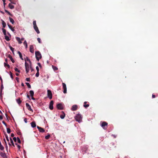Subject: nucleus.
Listing matches in <instances>:
<instances>
[{"mask_svg": "<svg viewBox=\"0 0 158 158\" xmlns=\"http://www.w3.org/2000/svg\"><path fill=\"white\" fill-rule=\"evenodd\" d=\"M30 51L32 53H33L34 52V47L33 45H30Z\"/></svg>", "mask_w": 158, "mask_h": 158, "instance_id": "nucleus-13", "label": "nucleus"}, {"mask_svg": "<svg viewBox=\"0 0 158 158\" xmlns=\"http://www.w3.org/2000/svg\"><path fill=\"white\" fill-rule=\"evenodd\" d=\"M13 139L14 140V141L15 142H16V141H17V139H16V137H14L13 138Z\"/></svg>", "mask_w": 158, "mask_h": 158, "instance_id": "nucleus-50", "label": "nucleus"}, {"mask_svg": "<svg viewBox=\"0 0 158 158\" xmlns=\"http://www.w3.org/2000/svg\"><path fill=\"white\" fill-rule=\"evenodd\" d=\"M14 48L10 46V50L12 51L13 54H14Z\"/></svg>", "mask_w": 158, "mask_h": 158, "instance_id": "nucleus-41", "label": "nucleus"}, {"mask_svg": "<svg viewBox=\"0 0 158 158\" xmlns=\"http://www.w3.org/2000/svg\"><path fill=\"white\" fill-rule=\"evenodd\" d=\"M3 119V117L2 115H0V120H2Z\"/></svg>", "mask_w": 158, "mask_h": 158, "instance_id": "nucleus-55", "label": "nucleus"}, {"mask_svg": "<svg viewBox=\"0 0 158 158\" xmlns=\"http://www.w3.org/2000/svg\"><path fill=\"white\" fill-rule=\"evenodd\" d=\"M33 27L34 29H35L38 28L36 25L33 26Z\"/></svg>", "mask_w": 158, "mask_h": 158, "instance_id": "nucleus-53", "label": "nucleus"}, {"mask_svg": "<svg viewBox=\"0 0 158 158\" xmlns=\"http://www.w3.org/2000/svg\"><path fill=\"white\" fill-rule=\"evenodd\" d=\"M31 98L33 100H35V99L34 98H33V96H32V97H31Z\"/></svg>", "mask_w": 158, "mask_h": 158, "instance_id": "nucleus-63", "label": "nucleus"}, {"mask_svg": "<svg viewBox=\"0 0 158 158\" xmlns=\"http://www.w3.org/2000/svg\"><path fill=\"white\" fill-rule=\"evenodd\" d=\"M11 2L10 1V9H13L14 8V6L12 5H11Z\"/></svg>", "mask_w": 158, "mask_h": 158, "instance_id": "nucleus-34", "label": "nucleus"}, {"mask_svg": "<svg viewBox=\"0 0 158 158\" xmlns=\"http://www.w3.org/2000/svg\"><path fill=\"white\" fill-rule=\"evenodd\" d=\"M26 85L27 86L28 88H31V86L28 83H26Z\"/></svg>", "mask_w": 158, "mask_h": 158, "instance_id": "nucleus-32", "label": "nucleus"}, {"mask_svg": "<svg viewBox=\"0 0 158 158\" xmlns=\"http://www.w3.org/2000/svg\"><path fill=\"white\" fill-rule=\"evenodd\" d=\"M38 64L39 66V67H41V64L40 63H38Z\"/></svg>", "mask_w": 158, "mask_h": 158, "instance_id": "nucleus-56", "label": "nucleus"}, {"mask_svg": "<svg viewBox=\"0 0 158 158\" xmlns=\"http://www.w3.org/2000/svg\"><path fill=\"white\" fill-rule=\"evenodd\" d=\"M62 113H63V114L61 115L60 117L61 119H63L65 117V114L63 111H62Z\"/></svg>", "mask_w": 158, "mask_h": 158, "instance_id": "nucleus-16", "label": "nucleus"}, {"mask_svg": "<svg viewBox=\"0 0 158 158\" xmlns=\"http://www.w3.org/2000/svg\"><path fill=\"white\" fill-rule=\"evenodd\" d=\"M2 123H3V124L6 127H7V125L5 123V122H4V121H2Z\"/></svg>", "mask_w": 158, "mask_h": 158, "instance_id": "nucleus-54", "label": "nucleus"}, {"mask_svg": "<svg viewBox=\"0 0 158 158\" xmlns=\"http://www.w3.org/2000/svg\"><path fill=\"white\" fill-rule=\"evenodd\" d=\"M39 72H37L36 74H35V76L37 77H38L39 76Z\"/></svg>", "mask_w": 158, "mask_h": 158, "instance_id": "nucleus-39", "label": "nucleus"}, {"mask_svg": "<svg viewBox=\"0 0 158 158\" xmlns=\"http://www.w3.org/2000/svg\"><path fill=\"white\" fill-rule=\"evenodd\" d=\"M24 60L25 61V62H26V61H28V62L30 61V60L27 57H26V58H24Z\"/></svg>", "mask_w": 158, "mask_h": 158, "instance_id": "nucleus-24", "label": "nucleus"}, {"mask_svg": "<svg viewBox=\"0 0 158 158\" xmlns=\"http://www.w3.org/2000/svg\"><path fill=\"white\" fill-rule=\"evenodd\" d=\"M15 71H17V72H19H19H20V70H19L17 68H15Z\"/></svg>", "mask_w": 158, "mask_h": 158, "instance_id": "nucleus-45", "label": "nucleus"}, {"mask_svg": "<svg viewBox=\"0 0 158 158\" xmlns=\"http://www.w3.org/2000/svg\"><path fill=\"white\" fill-rule=\"evenodd\" d=\"M19 73H16V75L17 76H18L19 75Z\"/></svg>", "mask_w": 158, "mask_h": 158, "instance_id": "nucleus-64", "label": "nucleus"}, {"mask_svg": "<svg viewBox=\"0 0 158 158\" xmlns=\"http://www.w3.org/2000/svg\"><path fill=\"white\" fill-rule=\"evenodd\" d=\"M87 103V102H84V105H83L84 106L85 108H87L89 106V104H86Z\"/></svg>", "mask_w": 158, "mask_h": 158, "instance_id": "nucleus-17", "label": "nucleus"}, {"mask_svg": "<svg viewBox=\"0 0 158 158\" xmlns=\"http://www.w3.org/2000/svg\"><path fill=\"white\" fill-rule=\"evenodd\" d=\"M50 137V135L49 134H48L47 135H46L45 136V139H49Z\"/></svg>", "mask_w": 158, "mask_h": 158, "instance_id": "nucleus-29", "label": "nucleus"}, {"mask_svg": "<svg viewBox=\"0 0 158 158\" xmlns=\"http://www.w3.org/2000/svg\"><path fill=\"white\" fill-rule=\"evenodd\" d=\"M26 105L27 108L28 109V110H29L30 111H31L32 112H33V110L31 109V106L28 103H27L26 104Z\"/></svg>", "mask_w": 158, "mask_h": 158, "instance_id": "nucleus-10", "label": "nucleus"}, {"mask_svg": "<svg viewBox=\"0 0 158 158\" xmlns=\"http://www.w3.org/2000/svg\"><path fill=\"white\" fill-rule=\"evenodd\" d=\"M37 40H38V42H39V43H41V42L40 39V38H37Z\"/></svg>", "mask_w": 158, "mask_h": 158, "instance_id": "nucleus-46", "label": "nucleus"}, {"mask_svg": "<svg viewBox=\"0 0 158 158\" xmlns=\"http://www.w3.org/2000/svg\"><path fill=\"white\" fill-rule=\"evenodd\" d=\"M30 68L31 69V72L33 71L34 70H33V69L32 68V66H31V68Z\"/></svg>", "mask_w": 158, "mask_h": 158, "instance_id": "nucleus-58", "label": "nucleus"}, {"mask_svg": "<svg viewBox=\"0 0 158 158\" xmlns=\"http://www.w3.org/2000/svg\"><path fill=\"white\" fill-rule=\"evenodd\" d=\"M15 144L16 145H17V147H18V149H19V150L20 149V148H21L20 146L19 145H17V143H16Z\"/></svg>", "mask_w": 158, "mask_h": 158, "instance_id": "nucleus-44", "label": "nucleus"}, {"mask_svg": "<svg viewBox=\"0 0 158 158\" xmlns=\"http://www.w3.org/2000/svg\"><path fill=\"white\" fill-rule=\"evenodd\" d=\"M36 69L37 70V72H39V68L38 66H36Z\"/></svg>", "mask_w": 158, "mask_h": 158, "instance_id": "nucleus-47", "label": "nucleus"}, {"mask_svg": "<svg viewBox=\"0 0 158 158\" xmlns=\"http://www.w3.org/2000/svg\"><path fill=\"white\" fill-rule=\"evenodd\" d=\"M17 141H18V142L19 143H21V141L20 140V139L18 137L17 138Z\"/></svg>", "mask_w": 158, "mask_h": 158, "instance_id": "nucleus-42", "label": "nucleus"}, {"mask_svg": "<svg viewBox=\"0 0 158 158\" xmlns=\"http://www.w3.org/2000/svg\"><path fill=\"white\" fill-rule=\"evenodd\" d=\"M10 22L12 24H14L15 22L14 20L11 18H10Z\"/></svg>", "mask_w": 158, "mask_h": 158, "instance_id": "nucleus-33", "label": "nucleus"}, {"mask_svg": "<svg viewBox=\"0 0 158 158\" xmlns=\"http://www.w3.org/2000/svg\"><path fill=\"white\" fill-rule=\"evenodd\" d=\"M3 148H4L3 147V146L1 144V142H0V149H1V150H3Z\"/></svg>", "mask_w": 158, "mask_h": 158, "instance_id": "nucleus-31", "label": "nucleus"}, {"mask_svg": "<svg viewBox=\"0 0 158 158\" xmlns=\"http://www.w3.org/2000/svg\"><path fill=\"white\" fill-rule=\"evenodd\" d=\"M2 30L4 35H6V30L4 28H2Z\"/></svg>", "mask_w": 158, "mask_h": 158, "instance_id": "nucleus-26", "label": "nucleus"}, {"mask_svg": "<svg viewBox=\"0 0 158 158\" xmlns=\"http://www.w3.org/2000/svg\"><path fill=\"white\" fill-rule=\"evenodd\" d=\"M26 71V73H27L29 71V66L28 63L25 62V63Z\"/></svg>", "mask_w": 158, "mask_h": 158, "instance_id": "nucleus-5", "label": "nucleus"}, {"mask_svg": "<svg viewBox=\"0 0 158 158\" xmlns=\"http://www.w3.org/2000/svg\"><path fill=\"white\" fill-rule=\"evenodd\" d=\"M5 39L7 41H8L10 40L9 37L6 35H5Z\"/></svg>", "mask_w": 158, "mask_h": 158, "instance_id": "nucleus-23", "label": "nucleus"}, {"mask_svg": "<svg viewBox=\"0 0 158 158\" xmlns=\"http://www.w3.org/2000/svg\"><path fill=\"white\" fill-rule=\"evenodd\" d=\"M10 61H11L13 63H14L15 62L14 59H13L12 57L11 56H10Z\"/></svg>", "mask_w": 158, "mask_h": 158, "instance_id": "nucleus-43", "label": "nucleus"}, {"mask_svg": "<svg viewBox=\"0 0 158 158\" xmlns=\"http://www.w3.org/2000/svg\"><path fill=\"white\" fill-rule=\"evenodd\" d=\"M30 95L31 97H32V96H33L34 94V91L33 90H30L29 91Z\"/></svg>", "mask_w": 158, "mask_h": 158, "instance_id": "nucleus-22", "label": "nucleus"}, {"mask_svg": "<svg viewBox=\"0 0 158 158\" xmlns=\"http://www.w3.org/2000/svg\"><path fill=\"white\" fill-rule=\"evenodd\" d=\"M24 121L26 123H27V119L26 118H24Z\"/></svg>", "mask_w": 158, "mask_h": 158, "instance_id": "nucleus-48", "label": "nucleus"}, {"mask_svg": "<svg viewBox=\"0 0 158 158\" xmlns=\"http://www.w3.org/2000/svg\"><path fill=\"white\" fill-rule=\"evenodd\" d=\"M33 27L34 29H35L38 28L36 25L33 26Z\"/></svg>", "mask_w": 158, "mask_h": 158, "instance_id": "nucleus-52", "label": "nucleus"}, {"mask_svg": "<svg viewBox=\"0 0 158 158\" xmlns=\"http://www.w3.org/2000/svg\"><path fill=\"white\" fill-rule=\"evenodd\" d=\"M15 79H16V80L17 81H19V79L18 77H16L15 78Z\"/></svg>", "mask_w": 158, "mask_h": 158, "instance_id": "nucleus-60", "label": "nucleus"}, {"mask_svg": "<svg viewBox=\"0 0 158 158\" xmlns=\"http://www.w3.org/2000/svg\"><path fill=\"white\" fill-rule=\"evenodd\" d=\"M10 30H11L12 31H13V32H15V30L14 29V28H13L12 26H10Z\"/></svg>", "mask_w": 158, "mask_h": 158, "instance_id": "nucleus-37", "label": "nucleus"}, {"mask_svg": "<svg viewBox=\"0 0 158 158\" xmlns=\"http://www.w3.org/2000/svg\"><path fill=\"white\" fill-rule=\"evenodd\" d=\"M0 155L3 158H6V156L5 154L4 153H0Z\"/></svg>", "mask_w": 158, "mask_h": 158, "instance_id": "nucleus-21", "label": "nucleus"}, {"mask_svg": "<svg viewBox=\"0 0 158 158\" xmlns=\"http://www.w3.org/2000/svg\"><path fill=\"white\" fill-rule=\"evenodd\" d=\"M63 87L64 89L63 92L66 93L67 92V88L66 84L64 83H62Z\"/></svg>", "mask_w": 158, "mask_h": 158, "instance_id": "nucleus-8", "label": "nucleus"}, {"mask_svg": "<svg viewBox=\"0 0 158 158\" xmlns=\"http://www.w3.org/2000/svg\"><path fill=\"white\" fill-rule=\"evenodd\" d=\"M23 44L25 46L26 48H27V42L26 40H25L23 42Z\"/></svg>", "mask_w": 158, "mask_h": 158, "instance_id": "nucleus-27", "label": "nucleus"}, {"mask_svg": "<svg viewBox=\"0 0 158 158\" xmlns=\"http://www.w3.org/2000/svg\"><path fill=\"white\" fill-rule=\"evenodd\" d=\"M33 26L36 25V21L35 20L34 21H33Z\"/></svg>", "mask_w": 158, "mask_h": 158, "instance_id": "nucleus-40", "label": "nucleus"}, {"mask_svg": "<svg viewBox=\"0 0 158 158\" xmlns=\"http://www.w3.org/2000/svg\"><path fill=\"white\" fill-rule=\"evenodd\" d=\"M30 78H27L26 80L27 81H30Z\"/></svg>", "mask_w": 158, "mask_h": 158, "instance_id": "nucleus-49", "label": "nucleus"}, {"mask_svg": "<svg viewBox=\"0 0 158 158\" xmlns=\"http://www.w3.org/2000/svg\"><path fill=\"white\" fill-rule=\"evenodd\" d=\"M16 101L17 103L19 105H20L21 103L22 102V101L20 100V98H19L16 99Z\"/></svg>", "mask_w": 158, "mask_h": 158, "instance_id": "nucleus-20", "label": "nucleus"}, {"mask_svg": "<svg viewBox=\"0 0 158 158\" xmlns=\"http://www.w3.org/2000/svg\"><path fill=\"white\" fill-rule=\"evenodd\" d=\"M4 135L5 137L4 138V140L6 143V147H7V144H8L9 145H10V142H9V137H8L7 135L6 132L4 133Z\"/></svg>", "mask_w": 158, "mask_h": 158, "instance_id": "nucleus-1", "label": "nucleus"}, {"mask_svg": "<svg viewBox=\"0 0 158 158\" xmlns=\"http://www.w3.org/2000/svg\"><path fill=\"white\" fill-rule=\"evenodd\" d=\"M2 0L3 2V4H4V5L5 6V0Z\"/></svg>", "mask_w": 158, "mask_h": 158, "instance_id": "nucleus-61", "label": "nucleus"}, {"mask_svg": "<svg viewBox=\"0 0 158 158\" xmlns=\"http://www.w3.org/2000/svg\"><path fill=\"white\" fill-rule=\"evenodd\" d=\"M37 128L39 130V131L40 132H44L45 131V130L44 129V128H41L38 126H37Z\"/></svg>", "mask_w": 158, "mask_h": 158, "instance_id": "nucleus-11", "label": "nucleus"}, {"mask_svg": "<svg viewBox=\"0 0 158 158\" xmlns=\"http://www.w3.org/2000/svg\"><path fill=\"white\" fill-rule=\"evenodd\" d=\"M56 107L58 110H62L64 109V107L61 103H59L56 105Z\"/></svg>", "mask_w": 158, "mask_h": 158, "instance_id": "nucleus-6", "label": "nucleus"}, {"mask_svg": "<svg viewBox=\"0 0 158 158\" xmlns=\"http://www.w3.org/2000/svg\"><path fill=\"white\" fill-rule=\"evenodd\" d=\"M35 31H36V32H37V34H39L40 33V31H39V30L38 28H37V29H35Z\"/></svg>", "mask_w": 158, "mask_h": 158, "instance_id": "nucleus-30", "label": "nucleus"}, {"mask_svg": "<svg viewBox=\"0 0 158 158\" xmlns=\"http://www.w3.org/2000/svg\"><path fill=\"white\" fill-rule=\"evenodd\" d=\"M18 54H19V57H20V58H21V60H23V58L22 55L21 53L19 51L18 52Z\"/></svg>", "mask_w": 158, "mask_h": 158, "instance_id": "nucleus-19", "label": "nucleus"}, {"mask_svg": "<svg viewBox=\"0 0 158 158\" xmlns=\"http://www.w3.org/2000/svg\"><path fill=\"white\" fill-rule=\"evenodd\" d=\"M11 137H13L14 136V134L13 133H12L10 135Z\"/></svg>", "mask_w": 158, "mask_h": 158, "instance_id": "nucleus-62", "label": "nucleus"}, {"mask_svg": "<svg viewBox=\"0 0 158 158\" xmlns=\"http://www.w3.org/2000/svg\"><path fill=\"white\" fill-rule=\"evenodd\" d=\"M77 109V106L76 105H73L72 107L71 110L73 111L76 110Z\"/></svg>", "mask_w": 158, "mask_h": 158, "instance_id": "nucleus-12", "label": "nucleus"}, {"mask_svg": "<svg viewBox=\"0 0 158 158\" xmlns=\"http://www.w3.org/2000/svg\"><path fill=\"white\" fill-rule=\"evenodd\" d=\"M5 61L6 63H4V65L5 67H7L8 68H9V67H10L9 65L8 64H7L6 63L7 62V59H5Z\"/></svg>", "mask_w": 158, "mask_h": 158, "instance_id": "nucleus-14", "label": "nucleus"}, {"mask_svg": "<svg viewBox=\"0 0 158 158\" xmlns=\"http://www.w3.org/2000/svg\"><path fill=\"white\" fill-rule=\"evenodd\" d=\"M29 63H30V65H29L30 67V68H31V66H32V63H31V61H30H30H29Z\"/></svg>", "mask_w": 158, "mask_h": 158, "instance_id": "nucleus-51", "label": "nucleus"}, {"mask_svg": "<svg viewBox=\"0 0 158 158\" xmlns=\"http://www.w3.org/2000/svg\"><path fill=\"white\" fill-rule=\"evenodd\" d=\"M75 119L77 121L80 123L82 121V117L81 114H78L75 117Z\"/></svg>", "mask_w": 158, "mask_h": 158, "instance_id": "nucleus-3", "label": "nucleus"}, {"mask_svg": "<svg viewBox=\"0 0 158 158\" xmlns=\"http://www.w3.org/2000/svg\"><path fill=\"white\" fill-rule=\"evenodd\" d=\"M108 126V123L106 122H102L101 124V127L105 130L107 129Z\"/></svg>", "mask_w": 158, "mask_h": 158, "instance_id": "nucleus-4", "label": "nucleus"}, {"mask_svg": "<svg viewBox=\"0 0 158 158\" xmlns=\"http://www.w3.org/2000/svg\"><path fill=\"white\" fill-rule=\"evenodd\" d=\"M53 101H51L49 105V108L51 110H52L53 109Z\"/></svg>", "mask_w": 158, "mask_h": 158, "instance_id": "nucleus-9", "label": "nucleus"}, {"mask_svg": "<svg viewBox=\"0 0 158 158\" xmlns=\"http://www.w3.org/2000/svg\"><path fill=\"white\" fill-rule=\"evenodd\" d=\"M16 39L17 41L18 42V43L19 44H21L22 43V42L21 41L20 39L18 37H16Z\"/></svg>", "mask_w": 158, "mask_h": 158, "instance_id": "nucleus-18", "label": "nucleus"}, {"mask_svg": "<svg viewBox=\"0 0 158 158\" xmlns=\"http://www.w3.org/2000/svg\"><path fill=\"white\" fill-rule=\"evenodd\" d=\"M10 143H11L12 145L14 146V144L13 141L11 138H10Z\"/></svg>", "mask_w": 158, "mask_h": 158, "instance_id": "nucleus-36", "label": "nucleus"}, {"mask_svg": "<svg viewBox=\"0 0 158 158\" xmlns=\"http://www.w3.org/2000/svg\"><path fill=\"white\" fill-rule=\"evenodd\" d=\"M31 126L33 128L35 127L36 126L35 122L34 121L32 122L31 123Z\"/></svg>", "mask_w": 158, "mask_h": 158, "instance_id": "nucleus-15", "label": "nucleus"}, {"mask_svg": "<svg viewBox=\"0 0 158 158\" xmlns=\"http://www.w3.org/2000/svg\"><path fill=\"white\" fill-rule=\"evenodd\" d=\"M10 143H11L12 145L14 146V144L13 141L11 138H10Z\"/></svg>", "mask_w": 158, "mask_h": 158, "instance_id": "nucleus-35", "label": "nucleus"}, {"mask_svg": "<svg viewBox=\"0 0 158 158\" xmlns=\"http://www.w3.org/2000/svg\"><path fill=\"white\" fill-rule=\"evenodd\" d=\"M47 95L49 99H52V94L50 90H47Z\"/></svg>", "mask_w": 158, "mask_h": 158, "instance_id": "nucleus-7", "label": "nucleus"}, {"mask_svg": "<svg viewBox=\"0 0 158 158\" xmlns=\"http://www.w3.org/2000/svg\"><path fill=\"white\" fill-rule=\"evenodd\" d=\"M6 129L7 133L8 134L10 133V129L8 128H7Z\"/></svg>", "mask_w": 158, "mask_h": 158, "instance_id": "nucleus-38", "label": "nucleus"}, {"mask_svg": "<svg viewBox=\"0 0 158 158\" xmlns=\"http://www.w3.org/2000/svg\"><path fill=\"white\" fill-rule=\"evenodd\" d=\"M10 77L13 79V75L12 73L10 72Z\"/></svg>", "mask_w": 158, "mask_h": 158, "instance_id": "nucleus-57", "label": "nucleus"}, {"mask_svg": "<svg viewBox=\"0 0 158 158\" xmlns=\"http://www.w3.org/2000/svg\"><path fill=\"white\" fill-rule=\"evenodd\" d=\"M152 98H155V95H154L153 94H152Z\"/></svg>", "mask_w": 158, "mask_h": 158, "instance_id": "nucleus-59", "label": "nucleus"}, {"mask_svg": "<svg viewBox=\"0 0 158 158\" xmlns=\"http://www.w3.org/2000/svg\"><path fill=\"white\" fill-rule=\"evenodd\" d=\"M52 68L53 69V70H54V71H56V70L58 69V68H57L56 67V66H52Z\"/></svg>", "mask_w": 158, "mask_h": 158, "instance_id": "nucleus-28", "label": "nucleus"}, {"mask_svg": "<svg viewBox=\"0 0 158 158\" xmlns=\"http://www.w3.org/2000/svg\"><path fill=\"white\" fill-rule=\"evenodd\" d=\"M35 57L37 61H39L41 57V55L39 51H36L35 52Z\"/></svg>", "mask_w": 158, "mask_h": 158, "instance_id": "nucleus-2", "label": "nucleus"}, {"mask_svg": "<svg viewBox=\"0 0 158 158\" xmlns=\"http://www.w3.org/2000/svg\"><path fill=\"white\" fill-rule=\"evenodd\" d=\"M2 25L3 28H4L6 26V23L3 21H2Z\"/></svg>", "mask_w": 158, "mask_h": 158, "instance_id": "nucleus-25", "label": "nucleus"}]
</instances>
